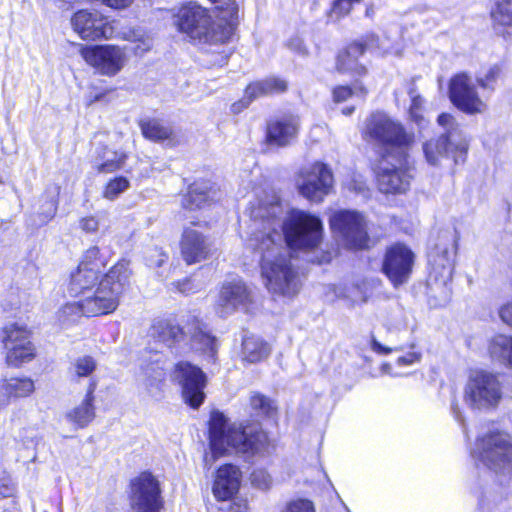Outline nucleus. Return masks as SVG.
<instances>
[{
	"instance_id": "nucleus-1",
	"label": "nucleus",
	"mask_w": 512,
	"mask_h": 512,
	"mask_svg": "<svg viewBox=\"0 0 512 512\" xmlns=\"http://www.w3.org/2000/svg\"><path fill=\"white\" fill-rule=\"evenodd\" d=\"M280 214L277 201L253 207L247 246L259 255L261 275L268 291L293 297L299 292L301 281L290 249L318 247L323 225L317 216L302 210L293 211L285 222Z\"/></svg>"
},
{
	"instance_id": "nucleus-2",
	"label": "nucleus",
	"mask_w": 512,
	"mask_h": 512,
	"mask_svg": "<svg viewBox=\"0 0 512 512\" xmlns=\"http://www.w3.org/2000/svg\"><path fill=\"white\" fill-rule=\"evenodd\" d=\"M209 446L211 459L206 455V464L230 452L245 455H265L270 452L267 434L258 424L243 426L229 423L220 411H212L209 420Z\"/></svg>"
},
{
	"instance_id": "nucleus-3",
	"label": "nucleus",
	"mask_w": 512,
	"mask_h": 512,
	"mask_svg": "<svg viewBox=\"0 0 512 512\" xmlns=\"http://www.w3.org/2000/svg\"><path fill=\"white\" fill-rule=\"evenodd\" d=\"M219 9L218 22H213L209 11L197 3L183 5L176 14L179 31L200 44L225 43L232 36L239 8L235 1H228Z\"/></svg>"
},
{
	"instance_id": "nucleus-4",
	"label": "nucleus",
	"mask_w": 512,
	"mask_h": 512,
	"mask_svg": "<svg viewBox=\"0 0 512 512\" xmlns=\"http://www.w3.org/2000/svg\"><path fill=\"white\" fill-rule=\"evenodd\" d=\"M437 124L443 131L423 142L422 151L425 160L431 166H438L443 159L453 155L454 162L457 164L459 158L468 150V140L451 114L441 113L437 117Z\"/></svg>"
},
{
	"instance_id": "nucleus-5",
	"label": "nucleus",
	"mask_w": 512,
	"mask_h": 512,
	"mask_svg": "<svg viewBox=\"0 0 512 512\" xmlns=\"http://www.w3.org/2000/svg\"><path fill=\"white\" fill-rule=\"evenodd\" d=\"M131 271L126 262L115 264L83 298L86 311L92 316L106 315L114 312L120 303V296L128 285Z\"/></svg>"
},
{
	"instance_id": "nucleus-6",
	"label": "nucleus",
	"mask_w": 512,
	"mask_h": 512,
	"mask_svg": "<svg viewBox=\"0 0 512 512\" xmlns=\"http://www.w3.org/2000/svg\"><path fill=\"white\" fill-rule=\"evenodd\" d=\"M470 454L476 464L496 474L512 473V437L503 430L493 427L479 435Z\"/></svg>"
},
{
	"instance_id": "nucleus-7",
	"label": "nucleus",
	"mask_w": 512,
	"mask_h": 512,
	"mask_svg": "<svg viewBox=\"0 0 512 512\" xmlns=\"http://www.w3.org/2000/svg\"><path fill=\"white\" fill-rule=\"evenodd\" d=\"M365 135L382 147V157L395 155L399 162L407 157V150L414 141L413 133H407L401 124L383 113H374L370 116L366 123Z\"/></svg>"
},
{
	"instance_id": "nucleus-8",
	"label": "nucleus",
	"mask_w": 512,
	"mask_h": 512,
	"mask_svg": "<svg viewBox=\"0 0 512 512\" xmlns=\"http://www.w3.org/2000/svg\"><path fill=\"white\" fill-rule=\"evenodd\" d=\"M502 395V384L496 374L485 370H473L469 373L463 390V400L470 409H494L499 405Z\"/></svg>"
},
{
	"instance_id": "nucleus-9",
	"label": "nucleus",
	"mask_w": 512,
	"mask_h": 512,
	"mask_svg": "<svg viewBox=\"0 0 512 512\" xmlns=\"http://www.w3.org/2000/svg\"><path fill=\"white\" fill-rule=\"evenodd\" d=\"M71 25L74 31L84 40H98L101 38L134 40L135 36L131 31H118L117 22H109L97 11H77L71 18Z\"/></svg>"
},
{
	"instance_id": "nucleus-10",
	"label": "nucleus",
	"mask_w": 512,
	"mask_h": 512,
	"mask_svg": "<svg viewBox=\"0 0 512 512\" xmlns=\"http://www.w3.org/2000/svg\"><path fill=\"white\" fill-rule=\"evenodd\" d=\"M456 249L455 236L448 232L442 234L439 243L428 253L430 285L446 288L452 281Z\"/></svg>"
},
{
	"instance_id": "nucleus-11",
	"label": "nucleus",
	"mask_w": 512,
	"mask_h": 512,
	"mask_svg": "<svg viewBox=\"0 0 512 512\" xmlns=\"http://www.w3.org/2000/svg\"><path fill=\"white\" fill-rule=\"evenodd\" d=\"M333 233L344 246L350 249H362L367 246L368 234L364 216L353 210H339L330 217Z\"/></svg>"
},
{
	"instance_id": "nucleus-12",
	"label": "nucleus",
	"mask_w": 512,
	"mask_h": 512,
	"mask_svg": "<svg viewBox=\"0 0 512 512\" xmlns=\"http://www.w3.org/2000/svg\"><path fill=\"white\" fill-rule=\"evenodd\" d=\"M296 185L300 195L311 202L319 203L332 190L333 174L326 164L314 162L299 171Z\"/></svg>"
},
{
	"instance_id": "nucleus-13",
	"label": "nucleus",
	"mask_w": 512,
	"mask_h": 512,
	"mask_svg": "<svg viewBox=\"0 0 512 512\" xmlns=\"http://www.w3.org/2000/svg\"><path fill=\"white\" fill-rule=\"evenodd\" d=\"M0 339L10 365L20 366L31 361L35 348L30 340V331L24 325L9 323L2 328Z\"/></svg>"
},
{
	"instance_id": "nucleus-14",
	"label": "nucleus",
	"mask_w": 512,
	"mask_h": 512,
	"mask_svg": "<svg viewBox=\"0 0 512 512\" xmlns=\"http://www.w3.org/2000/svg\"><path fill=\"white\" fill-rule=\"evenodd\" d=\"M80 54L87 64L105 76L118 74L127 61L125 50L115 45L82 46Z\"/></svg>"
},
{
	"instance_id": "nucleus-15",
	"label": "nucleus",
	"mask_w": 512,
	"mask_h": 512,
	"mask_svg": "<svg viewBox=\"0 0 512 512\" xmlns=\"http://www.w3.org/2000/svg\"><path fill=\"white\" fill-rule=\"evenodd\" d=\"M131 507L135 512H160L163 498L159 481L148 472L131 482Z\"/></svg>"
},
{
	"instance_id": "nucleus-16",
	"label": "nucleus",
	"mask_w": 512,
	"mask_h": 512,
	"mask_svg": "<svg viewBox=\"0 0 512 512\" xmlns=\"http://www.w3.org/2000/svg\"><path fill=\"white\" fill-rule=\"evenodd\" d=\"M173 380L182 388L184 401L192 408H198L204 401L206 376L197 366L189 362H179L172 373Z\"/></svg>"
},
{
	"instance_id": "nucleus-17",
	"label": "nucleus",
	"mask_w": 512,
	"mask_h": 512,
	"mask_svg": "<svg viewBox=\"0 0 512 512\" xmlns=\"http://www.w3.org/2000/svg\"><path fill=\"white\" fill-rule=\"evenodd\" d=\"M405 161L406 157L401 162L397 161L395 155L382 157L377 171V183L381 192L397 194L409 189L412 176L404 167Z\"/></svg>"
},
{
	"instance_id": "nucleus-18",
	"label": "nucleus",
	"mask_w": 512,
	"mask_h": 512,
	"mask_svg": "<svg viewBox=\"0 0 512 512\" xmlns=\"http://www.w3.org/2000/svg\"><path fill=\"white\" fill-rule=\"evenodd\" d=\"M449 97L458 109L468 114L480 113L485 108L471 77L466 73H459L451 78Z\"/></svg>"
},
{
	"instance_id": "nucleus-19",
	"label": "nucleus",
	"mask_w": 512,
	"mask_h": 512,
	"mask_svg": "<svg viewBox=\"0 0 512 512\" xmlns=\"http://www.w3.org/2000/svg\"><path fill=\"white\" fill-rule=\"evenodd\" d=\"M414 261V254L403 244L389 247L385 253L382 270L394 286L407 281Z\"/></svg>"
},
{
	"instance_id": "nucleus-20",
	"label": "nucleus",
	"mask_w": 512,
	"mask_h": 512,
	"mask_svg": "<svg viewBox=\"0 0 512 512\" xmlns=\"http://www.w3.org/2000/svg\"><path fill=\"white\" fill-rule=\"evenodd\" d=\"M250 301V293L245 283L239 278L226 281L217 301V312L226 317L240 308H245Z\"/></svg>"
},
{
	"instance_id": "nucleus-21",
	"label": "nucleus",
	"mask_w": 512,
	"mask_h": 512,
	"mask_svg": "<svg viewBox=\"0 0 512 512\" xmlns=\"http://www.w3.org/2000/svg\"><path fill=\"white\" fill-rule=\"evenodd\" d=\"M180 251L186 264H196L208 258L211 243L194 225L185 227L180 240Z\"/></svg>"
},
{
	"instance_id": "nucleus-22",
	"label": "nucleus",
	"mask_w": 512,
	"mask_h": 512,
	"mask_svg": "<svg viewBox=\"0 0 512 512\" xmlns=\"http://www.w3.org/2000/svg\"><path fill=\"white\" fill-rule=\"evenodd\" d=\"M142 383L146 392L153 398L159 399L166 377V367L163 356L160 353L151 355L144 359L141 364Z\"/></svg>"
},
{
	"instance_id": "nucleus-23",
	"label": "nucleus",
	"mask_w": 512,
	"mask_h": 512,
	"mask_svg": "<svg viewBox=\"0 0 512 512\" xmlns=\"http://www.w3.org/2000/svg\"><path fill=\"white\" fill-rule=\"evenodd\" d=\"M299 126V118L294 115L283 116L269 122L266 132L268 144L278 147L290 145L298 135Z\"/></svg>"
},
{
	"instance_id": "nucleus-24",
	"label": "nucleus",
	"mask_w": 512,
	"mask_h": 512,
	"mask_svg": "<svg viewBox=\"0 0 512 512\" xmlns=\"http://www.w3.org/2000/svg\"><path fill=\"white\" fill-rule=\"evenodd\" d=\"M241 472L235 465L225 464L221 466L213 483V494L218 500H228L239 490Z\"/></svg>"
},
{
	"instance_id": "nucleus-25",
	"label": "nucleus",
	"mask_w": 512,
	"mask_h": 512,
	"mask_svg": "<svg viewBox=\"0 0 512 512\" xmlns=\"http://www.w3.org/2000/svg\"><path fill=\"white\" fill-rule=\"evenodd\" d=\"M217 199H219V192L211 183L196 182L189 187L188 193L182 197L181 205L186 210L194 211Z\"/></svg>"
},
{
	"instance_id": "nucleus-26",
	"label": "nucleus",
	"mask_w": 512,
	"mask_h": 512,
	"mask_svg": "<svg viewBox=\"0 0 512 512\" xmlns=\"http://www.w3.org/2000/svg\"><path fill=\"white\" fill-rule=\"evenodd\" d=\"M151 336L168 348H174L186 338V333L174 318L159 319L151 328Z\"/></svg>"
},
{
	"instance_id": "nucleus-27",
	"label": "nucleus",
	"mask_w": 512,
	"mask_h": 512,
	"mask_svg": "<svg viewBox=\"0 0 512 512\" xmlns=\"http://www.w3.org/2000/svg\"><path fill=\"white\" fill-rule=\"evenodd\" d=\"M100 272L93 268H86L85 265H78L77 269L71 273L69 282V293L75 297H84L90 293L101 280Z\"/></svg>"
},
{
	"instance_id": "nucleus-28",
	"label": "nucleus",
	"mask_w": 512,
	"mask_h": 512,
	"mask_svg": "<svg viewBox=\"0 0 512 512\" xmlns=\"http://www.w3.org/2000/svg\"><path fill=\"white\" fill-rule=\"evenodd\" d=\"M287 89V82L279 77H268L266 79L249 84L245 90L243 106H247L254 99L274 93H282Z\"/></svg>"
},
{
	"instance_id": "nucleus-29",
	"label": "nucleus",
	"mask_w": 512,
	"mask_h": 512,
	"mask_svg": "<svg viewBox=\"0 0 512 512\" xmlns=\"http://www.w3.org/2000/svg\"><path fill=\"white\" fill-rule=\"evenodd\" d=\"M34 389V382L28 377H13L1 380L0 407L7 405L12 398L29 396Z\"/></svg>"
},
{
	"instance_id": "nucleus-30",
	"label": "nucleus",
	"mask_w": 512,
	"mask_h": 512,
	"mask_svg": "<svg viewBox=\"0 0 512 512\" xmlns=\"http://www.w3.org/2000/svg\"><path fill=\"white\" fill-rule=\"evenodd\" d=\"M95 389L96 383L91 382L82 402L66 414L67 420L79 428L87 426L95 417V408L93 405Z\"/></svg>"
},
{
	"instance_id": "nucleus-31",
	"label": "nucleus",
	"mask_w": 512,
	"mask_h": 512,
	"mask_svg": "<svg viewBox=\"0 0 512 512\" xmlns=\"http://www.w3.org/2000/svg\"><path fill=\"white\" fill-rule=\"evenodd\" d=\"M491 359L512 369V335L497 334L488 342Z\"/></svg>"
},
{
	"instance_id": "nucleus-32",
	"label": "nucleus",
	"mask_w": 512,
	"mask_h": 512,
	"mask_svg": "<svg viewBox=\"0 0 512 512\" xmlns=\"http://www.w3.org/2000/svg\"><path fill=\"white\" fill-rule=\"evenodd\" d=\"M362 43H352L337 57V69L340 72H352L357 75H364L366 68L358 63V57L365 52Z\"/></svg>"
},
{
	"instance_id": "nucleus-33",
	"label": "nucleus",
	"mask_w": 512,
	"mask_h": 512,
	"mask_svg": "<svg viewBox=\"0 0 512 512\" xmlns=\"http://www.w3.org/2000/svg\"><path fill=\"white\" fill-rule=\"evenodd\" d=\"M495 31L504 37L512 34V0H498L491 11Z\"/></svg>"
},
{
	"instance_id": "nucleus-34",
	"label": "nucleus",
	"mask_w": 512,
	"mask_h": 512,
	"mask_svg": "<svg viewBox=\"0 0 512 512\" xmlns=\"http://www.w3.org/2000/svg\"><path fill=\"white\" fill-rule=\"evenodd\" d=\"M126 158L124 152L103 148L94 159L93 167L98 173H112L123 167Z\"/></svg>"
},
{
	"instance_id": "nucleus-35",
	"label": "nucleus",
	"mask_w": 512,
	"mask_h": 512,
	"mask_svg": "<svg viewBox=\"0 0 512 512\" xmlns=\"http://www.w3.org/2000/svg\"><path fill=\"white\" fill-rule=\"evenodd\" d=\"M270 353V347L260 337L249 335L242 341V357L249 363H256L265 359Z\"/></svg>"
},
{
	"instance_id": "nucleus-36",
	"label": "nucleus",
	"mask_w": 512,
	"mask_h": 512,
	"mask_svg": "<svg viewBox=\"0 0 512 512\" xmlns=\"http://www.w3.org/2000/svg\"><path fill=\"white\" fill-rule=\"evenodd\" d=\"M190 347L203 353L208 360L214 361L218 350L217 339L197 326L190 337Z\"/></svg>"
},
{
	"instance_id": "nucleus-37",
	"label": "nucleus",
	"mask_w": 512,
	"mask_h": 512,
	"mask_svg": "<svg viewBox=\"0 0 512 512\" xmlns=\"http://www.w3.org/2000/svg\"><path fill=\"white\" fill-rule=\"evenodd\" d=\"M86 301L82 297L63 305L57 312V319L63 326H69L77 322L82 316L91 317L92 314L86 311Z\"/></svg>"
},
{
	"instance_id": "nucleus-38",
	"label": "nucleus",
	"mask_w": 512,
	"mask_h": 512,
	"mask_svg": "<svg viewBox=\"0 0 512 512\" xmlns=\"http://www.w3.org/2000/svg\"><path fill=\"white\" fill-rule=\"evenodd\" d=\"M140 126L143 136L152 141L168 139L172 133L170 127L156 119L142 121Z\"/></svg>"
},
{
	"instance_id": "nucleus-39",
	"label": "nucleus",
	"mask_w": 512,
	"mask_h": 512,
	"mask_svg": "<svg viewBox=\"0 0 512 512\" xmlns=\"http://www.w3.org/2000/svg\"><path fill=\"white\" fill-rule=\"evenodd\" d=\"M501 75V67L497 64L489 66L486 69H483L477 75L478 84L484 89H494V85L496 81L499 79Z\"/></svg>"
},
{
	"instance_id": "nucleus-40",
	"label": "nucleus",
	"mask_w": 512,
	"mask_h": 512,
	"mask_svg": "<svg viewBox=\"0 0 512 512\" xmlns=\"http://www.w3.org/2000/svg\"><path fill=\"white\" fill-rule=\"evenodd\" d=\"M367 91L365 87L359 83L355 82L354 87L351 88L349 86H338L333 90V99L335 102H344L348 98L352 97L353 95H360L361 97H364L366 95Z\"/></svg>"
},
{
	"instance_id": "nucleus-41",
	"label": "nucleus",
	"mask_w": 512,
	"mask_h": 512,
	"mask_svg": "<svg viewBox=\"0 0 512 512\" xmlns=\"http://www.w3.org/2000/svg\"><path fill=\"white\" fill-rule=\"evenodd\" d=\"M79 265H85L86 268H93L94 271L101 273L105 260L101 257L99 248L93 246L85 251Z\"/></svg>"
},
{
	"instance_id": "nucleus-42",
	"label": "nucleus",
	"mask_w": 512,
	"mask_h": 512,
	"mask_svg": "<svg viewBox=\"0 0 512 512\" xmlns=\"http://www.w3.org/2000/svg\"><path fill=\"white\" fill-rule=\"evenodd\" d=\"M129 188V181L125 177H116L112 180H110L103 192V196L106 199L114 200L116 199L121 193L126 191Z\"/></svg>"
},
{
	"instance_id": "nucleus-43",
	"label": "nucleus",
	"mask_w": 512,
	"mask_h": 512,
	"mask_svg": "<svg viewBox=\"0 0 512 512\" xmlns=\"http://www.w3.org/2000/svg\"><path fill=\"white\" fill-rule=\"evenodd\" d=\"M362 0H334L329 12V18L338 21L347 16L353 8V5L360 3Z\"/></svg>"
},
{
	"instance_id": "nucleus-44",
	"label": "nucleus",
	"mask_w": 512,
	"mask_h": 512,
	"mask_svg": "<svg viewBox=\"0 0 512 512\" xmlns=\"http://www.w3.org/2000/svg\"><path fill=\"white\" fill-rule=\"evenodd\" d=\"M251 485L259 490H269L273 479L269 472L264 468H256L250 474Z\"/></svg>"
},
{
	"instance_id": "nucleus-45",
	"label": "nucleus",
	"mask_w": 512,
	"mask_h": 512,
	"mask_svg": "<svg viewBox=\"0 0 512 512\" xmlns=\"http://www.w3.org/2000/svg\"><path fill=\"white\" fill-rule=\"evenodd\" d=\"M96 369V362L91 356H82L75 360L72 371L78 377H87Z\"/></svg>"
},
{
	"instance_id": "nucleus-46",
	"label": "nucleus",
	"mask_w": 512,
	"mask_h": 512,
	"mask_svg": "<svg viewBox=\"0 0 512 512\" xmlns=\"http://www.w3.org/2000/svg\"><path fill=\"white\" fill-rule=\"evenodd\" d=\"M280 512H316L314 503L305 498L292 499L285 503Z\"/></svg>"
},
{
	"instance_id": "nucleus-47",
	"label": "nucleus",
	"mask_w": 512,
	"mask_h": 512,
	"mask_svg": "<svg viewBox=\"0 0 512 512\" xmlns=\"http://www.w3.org/2000/svg\"><path fill=\"white\" fill-rule=\"evenodd\" d=\"M250 404L258 414L270 416L274 410L272 402L262 394H253L250 398Z\"/></svg>"
},
{
	"instance_id": "nucleus-48",
	"label": "nucleus",
	"mask_w": 512,
	"mask_h": 512,
	"mask_svg": "<svg viewBox=\"0 0 512 512\" xmlns=\"http://www.w3.org/2000/svg\"><path fill=\"white\" fill-rule=\"evenodd\" d=\"M168 260V255L161 248L150 249L146 254V263L150 268H159Z\"/></svg>"
},
{
	"instance_id": "nucleus-49",
	"label": "nucleus",
	"mask_w": 512,
	"mask_h": 512,
	"mask_svg": "<svg viewBox=\"0 0 512 512\" xmlns=\"http://www.w3.org/2000/svg\"><path fill=\"white\" fill-rule=\"evenodd\" d=\"M100 215H89L80 218L79 228L87 234L96 233L100 227Z\"/></svg>"
},
{
	"instance_id": "nucleus-50",
	"label": "nucleus",
	"mask_w": 512,
	"mask_h": 512,
	"mask_svg": "<svg viewBox=\"0 0 512 512\" xmlns=\"http://www.w3.org/2000/svg\"><path fill=\"white\" fill-rule=\"evenodd\" d=\"M172 286L183 294L195 293L203 287L202 283H195L193 278H185L182 281L173 282Z\"/></svg>"
},
{
	"instance_id": "nucleus-51",
	"label": "nucleus",
	"mask_w": 512,
	"mask_h": 512,
	"mask_svg": "<svg viewBox=\"0 0 512 512\" xmlns=\"http://www.w3.org/2000/svg\"><path fill=\"white\" fill-rule=\"evenodd\" d=\"M409 119L418 127L419 130L428 126V119L425 116V109L417 111H408Z\"/></svg>"
},
{
	"instance_id": "nucleus-52",
	"label": "nucleus",
	"mask_w": 512,
	"mask_h": 512,
	"mask_svg": "<svg viewBox=\"0 0 512 512\" xmlns=\"http://www.w3.org/2000/svg\"><path fill=\"white\" fill-rule=\"evenodd\" d=\"M421 358H422L421 352L411 351V352L407 353L406 355L399 357L397 359V364L399 366H410V365L420 362Z\"/></svg>"
},
{
	"instance_id": "nucleus-53",
	"label": "nucleus",
	"mask_w": 512,
	"mask_h": 512,
	"mask_svg": "<svg viewBox=\"0 0 512 512\" xmlns=\"http://www.w3.org/2000/svg\"><path fill=\"white\" fill-rule=\"evenodd\" d=\"M500 319L512 328V299L499 308Z\"/></svg>"
},
{
	"instance_id": "nucleus-54",
	"label": "nucleus",
	"mask_w": 512,
	"mask_h": 512,
	"mask_svg": "<svg viewBox=\"0 0 512 512\" xmlns=\"http://www.w3.org/2000/svg\"><path fill=\"white\" fill-rule=\"evenodd\" d=\"M409 95L411 97V104L409 107V111H417V110H423L424 108V99L416 93L415 89H410Z\"/></svg>"
},
{
	"instance_id": "nucleus-55",
	"label": "nucleus",
	"mask_w": 512,
	"mask_h": 512,
	"mask_svg": "<svg viewBox=\"0 0 512 512\" xmlns=\"http://www.w3.org/2000/svg\"><path fill=\"white\" fill-rule=\"evenodd\" d=\"M371 349L377 354H389L392 351H397L398 348H389L382 345L376 338L371 339Z\"/></svg>"
},
{
	"instance_id": "nucleus-56",
	"label": "nucleus",
	"mask_w": 512,
	"mask_h": 512,
	"mask_svg": "<svg viewBox=\"0 0 512 512\" xmlns=\"http://www.w3.org/2000/svg\"><path fill=\"white\" fill-rule=\"evenodd\" d=\"M452 413H453V416L456 419V421L462 426L465 436L468 437L467 431H466L465 420H464L462 412L457 404L452 405Z\"/></svg>"
},
{
	"instance_id": "nucleus-57",
	"label": "nucleus",
	"mask_w": 512,
	"mask_h": 512,
	"mask_svg": "<svg viewBox=\"0 0 512 512\" xmlns=\"http://www.w3.org/2000/svg\"><path fill=\"white\" fill-rule=\"evenodd\" d=\"M233 512H247L248 511V502L247 500H238L233 503L232 506Z\"/></svg>"
},
{
	"instance_id": "nucleus-58",
	"label": "nucleus",
	"mask_w": 512,
	"mask_h": 512,
	"mask_svg": "<svg viewBox=\"0 0 512 512\" xmlns=\"http://www.w3.org/2000/svg\"><path fill=\"white\" fill-rule=\"evenodd\" d=\"M48 207H47V210L45 212V215L47 218L51 219L55 213H56V210H57V201L54 200V199H51L48 203H47Z\"/></svg>"
},
{
	"instance_id": "nucleus-59",
	"label": "nucleus",
	"mask_w": 512,
	"mask_h": 512,
	"mask_svg": "<svg viewBox=\"0 0 512 512\" xmlns=\"http://www.w3.org/2000/svg\"><path fill=\"white\" fill-rule=\"evenodd\" d=\"M381 372L384 373V374H388V375H391L393 377H396L398 376L397 374H394L392 372V367L389 363H384L382 366H381Z\"/></svg>"
},
{
	"instance_id": "nucleus-60",
	"label": "nucleus",
	"mask_w": 512,
	"mask_h": 512,
	"mask_svg": "<svg viewBox=\"0 0 512 512\" xmlns=\"http://www.w3.org/2000/svg\"><path fill=\"white\" fill-rule=\"evenodd\" d=\"M353 111H354V107H353V106H351V107H346V108H344V109L342 110V113H343L344 115H351V114L353 113Z\"/></svg>"
},
{
	"instance_id": "nucleus-61",
	"label": "nucleus",
	"mask_w": 512,
	"mask_h": 512,
	"mask_svg": "<svg viewBox=\"0 0 512 512\" xmlns=\"http://www.w3.org/2000/svg\"><path fill=\"white\" fill-rule=\"evenodd\" d=\"M410 348L414 349L415 348V344H411Z\"/></svg>"
},
{
	"instance_id": "nucleus-62",
	"label": "nucleus",
	"mask_w": 512,
	"mask_h": 512,
	"mask_svg": "<svg viewBox=\"0 0 512 512\" xmlns=\"http://www.w3.org/2000/svg\"><path fill=\"white\" fill-rule=\"evenodd\" d=\"M347 512H350V510L346 507Z\"/></svg>"
},
{
	"instance_id": "nucleus-63",
	"label": "nucleus",
	"mask_w": 512,
	"mask_h": 512,
	"mask_svg": "<svg viewBox=\"0 0 512 512\" xmlns=\"http://www.w3.org/2000/svg\"><path fill=\"white\" fill-rule=\"evenodd\" d=\"M212 2H216L217 0H211Z\"/></svg>"
},
{
	"instance_id": "nucleus-64",
	"label": "nucleus",
	"mask_w": 512,
	"mask_h": 512,
	"mask_svg": "<svg viewBox=\"0 0 512 512\" xmlns=\"http://www.w3.org/2000/svg\"><path fill=\"white\" fill-rule=\"evenodd\" d=\"M4 512H6V511H4Z\"/></svg>"
}]
</instances>
